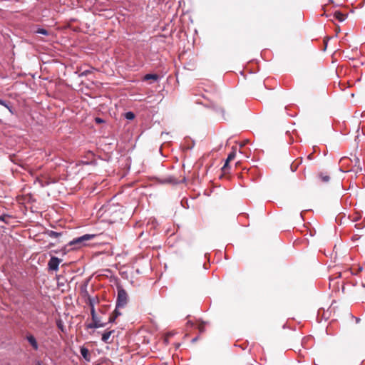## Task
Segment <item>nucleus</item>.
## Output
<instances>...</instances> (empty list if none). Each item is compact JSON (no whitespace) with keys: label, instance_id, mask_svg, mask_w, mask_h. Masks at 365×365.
Segmentation results:
<instances>
[{"label":"nucleus","instance_id":"4be33fe9","mask_svg":"<svg viewBox=\"0 0 365 365\" xmlns=\"http://www.w3.org/2000/svg\"><path fill=\"white\" fill-rule=\"evenodd\" d=\"M89 305L91 306V308L92 307V305L94 306V299H89Z\"/></svg>","mask_w":365,"mask_h":365},{"label":"nucleus","instance_id":"aec40b11","mask_svg":"<svg viewBox=\"0 0 365 365\" xmlns=\"http://www.w3.org/2000/svg\"><path fill=\"white\" fill-rule=\"evenodd\" d=\"M118 309H117L115 307V309L114 310L113 314L116 316V317H118V316H120L121 314V313L118 310Z\"/></svg>","mask_w":365,"mask_h":365},{"label":"nucleus","instance_id":"b1692460","mask_svg":"<svg viewBox=\"0 0 365 365\" xmlns=\"http://www.w3.org/2000/svg\"><path fill=\"white\" fill-rule=\"evenodd\" d=\"M219 110H220L222 114L224 113V110H223V109L220 108V109H219Z\"/></svg>","mask_w":365,"mask_h":365},{"label":"nucleus","instance_id":"2eb2a0df","mask_svg":"<svg viewBox=\"0 0 365 365\" xmlns=\"http://www.w3.org/2000/svg\"><path fill=\"white\" fill-rule=\"evenodd\" d=\"M48 235L52 238H56L61 235V233L51 230L48 232Z\"/></svg>","mask_w":365,"mask_h":365},{"label":"nucleus","instance_id":"412c9836","mask_svg":"<svg viewBox=\"0 0 365 365\" xmlns=\"http://www.w3.org/2000/svg\"><path fill=\"white\" fill-rule=\"evenodd\" d=\"M57 326H58V327L59 329H61L62 331H63V324H61V322H58V323H57Z\"/></svg>","mask_w":365,"mask_h":365},{"label":"nucleus","instance_id":"423d86ee","mask_svg":"<svg viewBox=\"0 0 365 365\" xmlns=\"http://www.w3.org/2000/svg\"><path fill=\"white\" fill-rule=\"evenodd\" d=\"M237 149L232 148V151L229 153L225 163V165L222 167V170L225 173L228 169L229 162L232 160L236 156Z\"/></svg>","mask_w":365,"mask_h":365},{"label":"nucleus","instance_id":"1a4fd4ad","mask_svg":"<svg viewBox=\"0 0 365 365\" xmlns=\"http://www.w3.org/2000/svg\"><path fill=\"white\" fill-rule=\"evenodd\" d=\"M114 332V330L106 331L102 334L101 340L104 343H110L112 341L110 340L111 334Z\"/></svg>","mask_w":365,"mask_h":365},{"label":"nucleus","instance_id":"5701e85b","mask_svg":"<svg viewBox=\"0 0 365 365\" xmlns=\"http://www.w3.org/2000/svg\"><path fill=\"white\" fill-rule=\"evenodd\" d=\"M96 123H102V122H103V120H102L101 118H96Z\"/></svg>","mask_w":365,"mask_h":365},{"label":"nucleus","instance_id":"ddd939ff","mask_svg":"<svg viewBox=\"0 0 365 365\" xmlns=\"http://www.w3.org/2000/svg\"><path fill=\"white\" fill-rule=\"evenodd\" d=\"M36 34H42V35H45V36H47L48 35V32L46 29H42V28H39L36 31Z\"/></svg>","mask_w":365,"mask_h":365},{"label":"nucleus","instance_id":"dca6fc26","mask_svg":"<svg viewBox=\"0 0 365 365\" xmlns=\"http://www.w3.org/2000/svg\"><path fill=\"white\" fill-rule=\"evenodd\" d=\"M162 183H172L175 182V179L172 178H165L163 180H161Z\"/></svg>","mask_w":365,"mask_h":365},{"label":"nucleus","instance_id":"39448f33","mask_svg":"<svg viewBox=\"0 0 365 365\" xmlns=\"http://www.w3.org/2000/svg\"><path fill=\"white\" fill-rule=\"evenodd\" d=\"M61 261L58 257H52L48 263V269L52 271H57Z\"/></svg>","mask_w":365,"mask_h":365},{"label":"nucleus","instance_id":"6ab92c4d","mask_svg":"<svg viewBox=\"0 0 365 365\" xmlns=\"http://www.w3.org/2000/svg\"><path fill=\"white\" fill-rule=\"evenodd\" d=\"M116 316L112 314L108 319V323H113L116 319Z\"/></svg>","mask_w":365,"mask_h":365},{"label":"nucleus","instance_id":"f3484780","mask_svg":"<svg viewBox=\"0 0 365 365\" xmlns=\"http://www.w3.org/2000/svg\"><path fill=\"white\" fill-rule=\"evenodd\" d=\"M91 73V70H85L79 74V76H86L87 75H88Z\"/></svg>","mask_w":365,"mask_h":365},{"label":"nucleus","instance_id":"9d476101","mask_svg":"<svg viewBox=\"0 0 365 365\" xmlns=\"http://www.w3.org/2000/svg\"><path fill=\"white\" fill-rule=\"evenodd\" d=\"M334 17L339 21L342 22L346 19V15L339 11H336L334 14Z\"/></svg>","mask_w":365,"mask_h":365},{"label":"nucleus","instance_id":"20e7f679","mask_svg":"<svg viewBox=\"0 0 365 365\" xmlns=\"http://www.w3.org/2000/svg\"><path fill=\"white\" fill-rule=\"evenodd\" d=\"M351 162H353L354 164L353 167L350 170H347L346 172H354L355 174L361 173L362 171V168L360 165V160H359V158H357L356 156H354V159L351 160Z\"/></svg>","mask_w":365,"mask_h":365},{"label":"nucleus","instance_id":"0eeeda50","mask_svg":"<svg viewBox=\"0 0 365 365\" xmlns=\"http://www.w3.org/2000/svg\"><path fill=\"white\" fill-rule=\"evenodd\" d=\"M80 352H81V356L86 361H90V360H91L90 354H89V351L87 348H86L84 346L81 347Z\"/></svg>","mask_w":365,"mask_h":365},{"label":"nucleus","instance_id":"7ed1b4c3","mask_svg":"<svg viewBox=\"0 0 365 365\" xmlns=\"http://www.w3.org/2000/svg\"><path fill=\"white\" fill-rule=\"evenodd\" d=\"M128 303V294L121 287H118V295L116 299V308H123Z\"/></svg>","mask_w":365,"mask_h":365},{"label":"nucleus","instance_id":"9b49d317","mask_svg":"<svg viewBox=\"0 0 365 365\" xmlns=\"http://www.w3.org/2000/svg\"><path fill=\"white\" fill-rule=\"evenodd\" d=\"M0 105L6 108L11 113H14L13 107L10 105L9 103L6 102L4 100L0 99Z\"/></svg>","mask_w":365,"mask_h":365},{"label":"nucleus","instance_id":"6e6552de","mask_svg":"<svg viewBox=\"0 0 365 365\" xmlns=\"http://www.w3.org/2000/svg\"><path fill=\"white\" fill-rule=\"evenodd\" d=\"M26 339L29 342V344L32 346L34 349L37 350L38 349V343L33 335H28L26 336Z\"/></svg>","mask_w":365,"mask_h":365},{"label":"nucleus","instance_id":"4468645a","mask_svg":"<svg viewBox=\"0 0 365 365\" xmlns=\"http://www.w3.org/2000/svg\"><path fill=\"white\" fill-rule=\"evenodd\" d=\"M125 117L128 120H133L135 118V114L131 111H128L125 113Z\"/></svg>","mask_w":365,"mask_h":365},{"label":"nucleus","instance_id":"f257e3e1","mask_svg":"<svg viewBox=\"0 0 365 365\" xmlns=\"http://www.w3.org/2000/svg\"><path fill=\"white\" fill-rule=\"evenodd\" d=\"M96 235L94 234H86L82 236L74 238L69 242L70 245H74L75 248H81L83 246L88 245V242L94 239Z\"/></svg>","mask_w":365,"mask_h":365},{"label":"nucleus","instance_id":"a211bd4d","mask_svg":"<svg viewBox=\"0 0 365 365\" xmlns=\"http://www.w3.org/2000/svg\"><path fill=\"white\" fill-rule=\"evenodd\" d=\"M320 178L323 182H328L329 180V176L328 175H320Z\"/></svg>","mask_w":365,"mask_h":365},{"label":"nucleus","instance_id":"f03ea898","mask_svg":"<svg viewBox=\"0 0 365 365\" xmlns=\"http://www.w3.org/2000/svg\"><path fill=\"white\" fill-rule=\"evenodd\" d=\"M91 314L93 322H92V323H90V324H88L86 325V328L87 329H97V328L106 327V323H102L101 322V319L98 317V316L96 313L95 308H94L93 305H92V307L91 309Z\"/></svg>","mask_w":365,"mask_h":365},{"label":"nucleus","instance_id":"f8f14e48","mask_svg":"<svg viewBox=\"0 0 365 365\" xmlns=\"http://www.w3.org/2000/svg\"><path fill=\"white\" fill-rule=\"evenodd\" d=\"M158 78H159L158 75L149 73V74H146L144 76L143 80L144 81H148V80L157 81V80H158Z\"/></svg>","mask_w":365,"mask_h":365}]
</instances>
